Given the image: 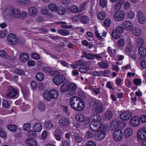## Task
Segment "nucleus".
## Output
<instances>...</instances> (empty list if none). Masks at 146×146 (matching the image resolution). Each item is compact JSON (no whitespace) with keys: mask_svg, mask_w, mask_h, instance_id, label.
Listing matches in <instances>:
<instances>
[{"mask_svg":"<svg viewBox=\"0 0 146 146\" xmlns=\"http://www.w3.org/2000/svg\"><path fill=\"white\" fill-rule=\"evenodd\" d=\"M91 119L92 122L90 125V129L92 131H96L98 126L101 124L102 118L98 115L94 114L91 116Z\"/></svg>","mask_w":146,"mask_h":146,"instance_id":"obj_1","label":"nucleus"},{"mask_svg":"<svg viewBox=\"0 0 146 146\" xmlns=\"http://www.w3.org/2000/svg\"><path fill=\"white\" fill-rule=\"evenodd\" d=\"M58 92L55 90H50L48 92H44V98L48 101L52 99H56L58 96Z\"/></svg>","mask_w":146,"mask_h":146,"instance_id":"obj_2","label":"nucleus"},{"mask_svg":"<svg viewBox=\"0 0 146 146\" xmlns=\"http://www.w3.org/2000/svg\"><path fill=\"white\" fill-rule=\"evenodd\" d=\"M92 110L96 113H101L104 111V107L102 102L99 100L95 101L93 106Z\"/></svg>","mask_w":146,"mask_h":146,"instance_id":"obj_3","label":"nucleus"},{"mask_svg":"<svg viewBox=\"0 0 146 146\" xmlns=\"http://www.w3.org/2000/svg\"><path fill=\"white\" fill-rule=\"evenodd\" d=\"M125 16L124 12L122 11L119 10L116 11L114 14L113 18L114 20L117 21H122Z\"/></svg>","mask_w":146,"mask_h":146,"instance_id":"obj_4","label":"nucleus"},{"mask_svg":"<svg viewBox=\"0 0 146 146\" xmlns=\"http://www.w3.org/2000/svg\"><path fill=\"white\" fill-rule=\"evenodd\" d=\"M137 139L140 141L146 140V128L139 130L137 134Z\"/></svg>","mask_w":146,"mask_h":146,"instance_id":"obj_5","label":"nucleus"},{"mask_svg":"<svg viewBox=\"0 0 146 146\" xmlns=\"http://www.w3.org/2000/svg\"><path fill=\"white\" fill-rule=\"evenodd\" d=\"M123 31V27L118 26L112 31V35L113 37L115 39L119 38L121 34Z\"/></svg>","mask_w":146,"mask_h":146,"instance_id":"obj_6","label":"nucleus"},{"mask_svg":"<svg viewBox=\"0 0 146 146\" xmlns=\"http://www.w3.org/2000/svg\"><path fill=\"white\" fill-rule=\"evenodd\" d=\"M114 140L116 142L121 141L123 137V133L120 129L116 130L114 132L113 135Z\"/></svg>","mask_w":146,"mask_h":146,"instance_id":"obj_7","label":"nucleus"},{"mask_svg":"<svg viewBox=\"0 0 146 146\" xmlns=\"http://www.w3.org/2000/svg\"><path fill=\"white\" fill-rule=\"evenodd\" d=\"M139 117L137 116H133L130 119L129 124L130 126L133 127H136L139 126L140 124Z\"/></svg>","mask_w":146,"mask_h":146,"instance_id":"obj_8","label":"nucleus"},{"mask_svg":"<svg viewBox=\"0 0 146 146\" xmlns=\"http://www.w3.org/2000/svg\"><path fill=\"white\" fill-rule=\"evenodd\" d=\"M76 120L78 122L84 121L86 125L88 124L90 121V119L88 117H85L81 113L77 114L75 116Z\"/></svg>","mask_w":146,"mask_h":146,"instance_id":"obj_9","label":"nucleus"},{"mask_svg":"<svg viewBox=\"0 0 146 146\" xmlns=\"http://www.w3.org/2000/svg\"><path fill=\"white\" fill-rule=\"evenodd\" d=\"M132 113L128 110L123 111L120 114V118L121 119L124 121H128L131 117Z\"/></svg>","mask_w":146,"mask_h":146,"instance_id":"obj_10","label":"nucleus"},{"mask_svg":"<svg viewBox=\"0 0 146 146\" xmlns=\"http://www.w3.org/2000/svg\"><path fill=\"white\" fill-rule=\"evenodd\" d=\"M54 72L55 73L56 76L55 78L53 80V81L55 84L57 85H59L61 84L63 82V76L60 75V73L57 71L52 72Z\"/></svg>","mask_w":146,"mask_h":146,"instance_id":"obj_11","label":"nucleus"},{"mask_svg":"<svg viewBox=\"0 0 146 146\" xmlns=\"http://www.w3.org/2000/svg\"><path fill=\"white\" fill-rule=\"evenodd\" d=\"M7 39L8 43L13 45H15L18 42L17 38L13 34H10L7 37Z\"/></svg>","mask_w":146,"mask_h":146,"instance_id":"obj_12","label":"nucleus"},{"mask_svg":"<svg viewBox=\"0 0 146 146\" xmlns=\"http://www.w3.org/2000/svg\"><path fill=\"white\" fill-rule=\"evenodd\" d=\"M79 98L74 96L72 97L70 100V106L74 110H76Z\"/></svg>","mask_w":146,"mask_h":146,"instance_id":"obj_13","label":"nucleus"},{"mask_svg":"<svg viewBox=\"0 0 146 146\" xmlns=\"http://www.w3.org/2000/svg\"><path fill=\"white\" fill-rule=\"evenodd\" d=\"M29 59V56L26 53H21L19 57V61L22 63H25Z\"/></svg>","mask_w":146,"mask_h":146,"instance_id":"obj_14","label":"nucleus"},{"mask_svg":"<svg viewBox=\"0 0 146 146\" xmlns=\"http://www.w3.org/2000/svg\"><path fill=\"white\" fill-rule=\"evenodd\" d=\"M122 25L125 30L129 31H132L133 27V24L128 21H124L122 24Z\"/></svg>","mask_w":146,"mask_h":146,"instance_id":"obj_15","label":"nucleus"},{"mask_svg":"<svg viewBox=\"0 0 146 146\" xmlns=\"http://www.w3.org/2000/svg\"><path fill=\"white\" fill-rule=\"evenodd\" d=\"M133 129L130 127H128L125 128L123 131V135L126 138H128L131 137L133 133Z\"/></svg>","mask_w":146,"mask_h":146,"instance_id":"obj_16","label":"nucleus"},{"mask_svg":"<svg viewBox=\"0 0 146 146\" xmlns=\"http://www.w3.org/2000/svg\"><path fill=\"white\" fill-rule=\"evenodd\" d=\"M78 100L76 110L81 111L84 109L85 107V103L83 100L80 98Z\"/></svg>","mask_w":146,"mask_h":146,"instance_id":"obj_17","label":"nucleus"},{"mask_svg":"<svg viewBox=\"0 0 146 146\" xmlns=\"http://www.w3.org/2000/svg\"><path fill=\"white\" fill-rule=\"evenodd\" d=\"M98 128V129L96 130H100L101 132L104 133L105 134L108 132L109 131V126L108 125L106 124H100Z\"/></svg>","mask_w":146,"mask_h":146,"instance_id":"obj_18","label":"nucleus"},{"mask_svg":"<svg viewBox=\"0 0 146 146\" xmlns=\"http://www.w3.org/2000/svg\"><path fill=\"white\" fill-rule=\"evenodd\" d=\"M17 93L16 90L12 88L8 90L7 94V97L9 98H13L17 94Z\"/></svg>","mask_w":146,"mask_h":146,"instance_id":"obj_19","label":"nucleus"},{"mask_svg":"<svg viewBox=\"0 0 146 146\" xmlns=\"http://www.w3.org/2000/svg\"><path fill=\"white\" fill-rule=\"evenodd\" d=\"M65 86L64 88V92L67 91L69 88L70 89L75 90L76 89L77 86L75 84H70L69 82H66L64 83V86Z\"/></svg>","mask_w":146,"mask_h":146,"instance_id":"obj_20","label":"nucleus"},{"mask_svg":"<svg viewBox=\"0 0 146 146\" xmlns=\"http://www.w3.org/2000/svg\"><path fill=\"white\" fill-rule=\"evenodd\" d=\"M20 15V10L17 8L13 9L11 10V16L17 19L18 18Z\"/></svg>","mask_w":146,"mask_h":146,"instance_id":"obj_21","label":"nucleus"},{"mask_svg":"<svg viewBox=\"0 0 146 146\" xmlns=\"http://www.w3.org/2000/svg\"><path fill=\"white\" fill-rule=\"evenodd\" d=\"M119 122L117 120H114L111 123L110 125V128L111 130H114L118 128Z\"/></svg>","mask_w":146,"mask_h":146,"instance_id":"obj_22","label":"nucleus"},{"mask_svg":"<svg viewBox=\"0 0 146 146\" xmlns=\"http://www.w3.org/2000/svg\"><path fill=\"white\" fill-rule=\"evenodd\" d=\"M138 19L141 24H143L145 22L146 19L142 13H139L138 15Z\"/></svg>","mask_w":146,"mask_h":146,"instance_id":"obj_23","label":"nucleus"},{"mask_svg":"<svg viewBox=\"0 0 146 146\" xmlns=\"http://www.w3.org/2000/svg\"><path fill=\"white\" fill-rule=\"evenodd\" d=\"M62 136V131L60 129H56L55 131L54 136L58 141H60Z\"/></svg>","mask_w":146,"mask_h":146,"instance_id":"obj_24","label":"nucleus"},{"mask_svg":"<svg viewBox=\"0 0 146 146\" xmlns=\"http://www.w3.org/2000/svg\"><path fill=\"white\" fill-rule=\"evenodd\" d=\"M34 130L36 132H39L42 129V124L40 123L35 124L33 127Z\"/></svg>","mask_w":146,"mask_h":146,"instance_id":"obj_25","label":"nucleus"},{"mask_svg":"<svg viewBox=\"0 0 146 146\" xmlns=\"http://www.w3.org/2000/svg\"><path fill=\"white\" fill-rule=\"evenodd\" d=\"M67 10L68 12L70 11L74 13H77L79 11L78 7L75 5L72 6L70 7L67 9Z\"/></svg>","mask_w":146,"mask_h":146,"instance_id":"obj_26","label":"nucleus"},{"mask_svg":"<svg viewBox=\"0 0 146 146\" xmlns=\"http://www.w3.org/2000/svg\"><path fill=\"white\" fill-rule=\"evenodd\" d=\"M53 126L52 123L50 121H46L44 122V127L45 129L47 130L50 129Z\"/></svg>","mask_w":146,"mask_h":146,"instance_id":"obj_27","label":"nucleus"},{"mask_svg":"<svg viewBox=\"0 0 146 146\" xmlns=\"http://www.w3.org/2000/svg\"><path fill=\"white\" fill-rule=\"evenodd\" d=\"M112 116V113L111 111H107L105 113V119L106 121L109 120L111 118Z\"/></svg>","mask_w":146,"mask_h":146,"instance_id":"obj_28","label":"nucleus"},{"mask_svg":"<svg viewBox=\"0 0 146 146\" xmlns=\"http://www.w3.org/2000/svg\"><path fill=\"white\" fill-rule=\"evenodd\" d=\"M26 142L28 146H37L36 142L33 140L28 139Z\"/></svg>","mask_w":146,"mask_h":146,"instance_id":"obj_29","label":"nucleus"},{"mask_svg":"<svg viewBox=\"0 0 146 146\" xmlns=\"http://www.w3.org/2000/svg\"><path fill=\"white\" fill-rule=\"evenodd\" d=\"M29 14L32 16L35 15L37 12L36 9L34 7H30L29 9Z\"/></svg>","mask_w":146,"mask_h":146,"instance_id":"obj_30","label":"nucleus"},{"mask_svg":"<svg viewBox=\"0 0 146 146\" xmlns=\"http://www.w3.org/2000/svg\"><path fill=\"white\" fill-rule=\"evenodd\" d=\"M3 15L5 18H8L11 16V10L9 9H6L4 11Z\"/></svg>","mask_w":146,"mask_h":146,"instance_id":"obj_31","label":"nucleus"},{"mask_svg":"<svg viewBox=\"0 0 146 146\" xmlns=\"http://www.w3.org/2000/svg\"><path fill=\"white\" fill-rule=\"evenodd\" d=\"M138 51L141 56L144 57L146 56V48L143 46L140 47Z\"/></svg>","mask_w":146,"mask_h":146,"instance_id":"obj_32","label":"nucleus"},{"mask_svg":"<svg viewBox=\"0 0 146 146\" xmlns=\"http://www.w3.org/2000/svg\"><path fill=\"white\" fill-rule=\"evenodd\" d=\"M105 133L100 130L97 132V135L96 136V139L98 140H100L103 139L105 136Z\"/></svg>","mask_w":146,"mask_h":146,"instance_id":"obj_33","label":"nucleus"},{"mask_svg":"<svg viewBox=\"0 0 146 146\" xmlns=\"http://www.w3.org/2000/svg\"><path fill=\"white\" fill-rule=\"evenodd\" d=\"M48 7L50 10L54 12L56 11L58 8L57 5L54 3L50 4L48 5Z\"/></svg>","mask_w":146,"mask_h":146,"instance_id":"obj_34","label":"nucleus"},{"mask_svg":"<svg viewBox=\"0 0 146 146\" xmlns=\"http://www.w3.org/2000/svg\"><path fill=\"white\" fill-rule=\"evenodd\" d=\"M44 77L43 74L41 72L37 73L35 76L36 79L38 81H42L44 79Z\"/></svg>","mask_w":146,"mask_h":146,"instance_id":"obj_35","label":"nucleus"},{"mask_svg":"<svg viewBox=\"0 0 146 146\" xmlns=\"http://www.w3.org/2000/svg\"><path fill=\"white\" fill-rule=\"evenodd\" d=\"M133 46L131 43L129 42L127 44V46L125 49V52L127 54H128L132 50Z\"/></svg>","mask_w":146,"mask_h":146,"instance_id":"obj_36","label":"nucleus"},{"mask_svg":"<svg viewBox=\"0 0 146 146\" xmlns=\"http://www.w3.org/2000/svg\"><path fill=\"white\" fill-rule=\"evenodd\" d=\"M7 127L8 129L12 132H15L17 130V126L15 125H9Z\"/></svg>","mask_w":146,"mask_h":146,"instance_id":"obj_37","label":"nucleus"},{"mask_svg":"<svg viewBox=\"0 0 146 146\" xmlns=\"http://www.w3.org/2000/svg\"><path fill=\"white\" fill-rule=\"evenodd\" d=\"M27 135L29 137L35 138L36 137V135L35 131H31L27 133Z\"/></svg>","mask_w":146,"mask_h":146,"instance_id":"obj_38","label":"nucleus"},{"mask_svg":"<svg viewBox=\"0 0 146 146\" xmlns=\"http://www.w3.org/2000/svg\"><path fill=\"white\" fill-rule=\"evenodd\" d=\"M144 44V40L143 39L141 38H138L137 40V45L138 46L140 47L142 46Z\"/></svg>","mask_w":146,"mask_h":146,"instance_id":"obj_39","label":"nucleus"},{"mask_svg":"<svg viewBox=\"0 0 146 146\" xmlns=\"http://www.w3.org/2000/svg\"><path fill=\"white\" fill-rule=\"evenodd\" d=\"M118 46L119 47H122L125 44V42L124 39L123 38H120L118 40L117 42Z\"/></svg>","mask_w":146,"mask_h":146,"instance_id":"obj_40","label":"nucleus"},{"mask_svg":"<svg viewBox=\"0 0 146 146\" xmlns=\"http://www.w3.org/2000/svg\"><path fill=\"white\" fill-rule=\"evenodd\" d=\"M134 35L137 36H139L141 34V31L138 28H135L132 31Z\"/></svg>","mask_w":146,"mask_h":146,"instance_id":"obj_41","label":"nucleus"},{"mask_svg":"<svg viewBox=\"0 0 146 146\" xmlns=\"http://www.w3.org/2000/svg\"><path fill=\"white\" fill-rule=\"evenodd\" d=\"M106 16V15L105 13L103 11H101L99 12L98 15V18L100 20H103L104 19Z\"/></svg>","mask_w":146,"mask_h":146,"instance_id":"obj_42","label":"nucleus"},{"mask_svg":"<svg viewBox=\"0 0 146 146\" xmlns=\"http://www.w3.org/2000/svg\"><path fill=\"white\" fill-rule=\"evenodd\" d=\"M31 128V125L28 123L25 124L23 126V129L25 131H27L29 130Z\"/></svg>","mask_w":146,"mask_h":146,"instance_id":"obj_43","label":"nucleus"},{"mask_svg":"<svg viewBox=\"0 0 146 146\" xmlns=\"http://www.w3.org/2000/svg\"><path fill=\"white\" fill-rule=\"evenodd\" d=\"M108 51L111 56L112 57L115 56V51L114 50H112L110 47H109L108 49Z\"/></svg>","mask_w":146,"mask_h":146,"instance_id":"obj_44","label":"nucleus"},{"mask_svg":"<svg viewBox=\"0 0 146 146\" xmlns=\"http://www.w3.org/2000/svg\"><path fill=\"white\" fill-rule=\"evenodd\" d=\"M38 109L41 111H43L46 109L45 106L43 103H40L38 104Z\"/></svg>","mask_w":146,"mask_h":146,"instance_id":"obj_45","label":"nucleus"},{"mask_svg":"<svg viewBox=\"0 0 146 146\" xmlns=\"http://www.w3.org/2000/svg\"><path fill=\"white\" fill-rule=\"evenodd\" d=\"M48 12V10L46 7H42L41 9L40 12V13L43 15H46Z\"/></svg>","mask_w":146,"mask_h":146,"instance_id":"obj_46","label":"nucleus"},{"mask_svg":"<svg viewBox=\"0 0 146 146\" xmlns=\"http://www.w3.org/2000/svg\"><path fill=\"white\" fill-rule=\"evenodd\" d=\"M0 56L5 59H7L8 58V56L5 52L3 50H0Z\"/></svg>","mask_w":146,"mask_h":146,"instance_id":"obj_47","label":"nucleus"},{"mask_svg":"<svg viewBox=\"0 0 146 146\" xmlns=\"http://www.w3.org/2000/svg\"><path fill=\"white\" fill-rule=\"evenodd\" d=\"M139 118V121L140 123H146V115H143L140 116Z\"/></svg>","mask_w":146,"mask_h":146,"instance_id":"obj_48","label":"nucleus"},{"mask_svg":"<svg viewBox=\"0 0 146 146\" xmlns=\"http://www.w3.org/2000/svg\"><path fill=\"white\" fill-rule=\"evenodd\" d=\"M81 22L83 23H86L89 21L88 18L86 16H83L81 17Z\"/></svg>","mask_w":146,"mask_h":146,"instance_id":"obj_49","label":"nucleus"},{"mask_svg":"<svg viewBox=\"0 0 146 146\" xmlns=\"http://www.w3.org/2000/svg\"><path fill=\"white\" fill-rule=\"evenodd\" d=\"M48 135V132L46 131H43L41 133V138L43 140H44Z\"/></svg>","mask_w":146,"mask_h":146,"instance_id":"obj_50","label":"nucleus"},{"mask_svg":"<svg viewBox=\"0 0 146 146\" xmlns=\"http://www.w3.org/2000/svg\"><path fill=\"white\" fill-rule=\"evenodd\" d=\"M0 137L3 138H5L7 137L6 133L1 128H0Z\"/></svg>","mask_w":146,"mask_h":146,"instance_id":"obj_51","label":"nucleus"},{"mask_svg":"<svg viewBox=\"0 0 146 146\" xmlns=\"http://www.w3.org/2000/svg\"><path fill=\"white\" fill-rule=\"evenodd\" d=\"M107 0H100V5L102 7H105L107 4Z\"/></svg>","mask_w":146,"mask_h":146,"instance_id":"obj_52","label":"nucleus"},{"mask_svg":"<svg viewBox=\"0 0 146 146\" xmlns=\"http://www.w3.org/2000/svg\"><path fill=\"white\" fill-rule=\"evenodd\" d=\"M58 13L60 15H62L64 14V8L62 6H59L58 10Z\"/></svg>","mask_w":146,"mask_h":146,"instance_id":"obj_53","label":"nucleus"},{"mask_svg":"<svg viewBox=\"0 0 146 146\" xmlns=\"http://www.w3.org/2000/svg\"><path fill=\"white\" fill-rule=\"evenodd\" d=\"M123 82V79L117 78L115 80V83L117 85L120 86L122 84Z\"/></svg>","mask_w":146,"mask_h":146,"instance_id":"obj_54","label":"nucleus"},{"mask_svg":"<svg viewBox=\"0 0 146 146\" xmlns=\"http://www.w3.org/2000/svg\"><path fill=\"white\" fill-rule=\"evenodd\" d=\"M31 57L33 59L38 60L40 58V56L39 54L36 53H34L31 54Z\"/></svg>","mask_w":146,"mask_h":146,"instance_id":"obj_55","label":"nucleus"},{"mask_svg":"<svg viewBox=\"0 0 146 146\" xmlns=\"http://www.w3.org/2000/svg\"><path fill=\"white\" fill-rule=\"evenodd\" d=\"M16 1L17 3L23 5L27 4L29 2V0H16Z\"/></svg>","mask_w":146,"mask_h":146,"instance_id":"obj_56","label":"nucleus"},{"mask_svg":"<svg viewBox=\"0 0 146 146\" xmlns=\"http://www.w3.org/2000/svg\"><path fill=\"white\" fill-rule=\"evenodd\" d=\"M94 136L93 133L90 131H88L86 133L85 136L87 138L90 139L92 138Z\"/></svg>","mask_w":146,"mask_h":146,"instance_id":"obj_57","label":"nucleus"},{"mask_svg":"<svg viewBox=\"0 0 146 146\" xmlns=\"http://www.w3.org/2000/svg\"><path fill=\"white\" fill-rule=\"evenodd\" d=\"M74 138L76 141L77 143L81 142L82 139V137L78 135H75Z\"/></svg>","mask_w":146,"mask_h":146,"instance_id":"obj_58","label":"nucleus"},{"mask_svg":"<svg viewBox=\"0 0 146 146\" xmlns=\"http://www.w3.org/2000/svg\"><path fill=\"white\" fill-rule=\"evenodd\" d=\"M80 15H78L73 17L72 19L74 22H77L80 20Z\"/></svg>","mask_w":146,"mask_h":146,"instance_id":"obj_59","label":"nucleus"},{"mask_svg":"<svg viewBox=\"0 0 146 146\" xmlns=\"http://www.w3.org/2000/svg\"><path fill=\"white\" fill-rule=\"evenodd\" d=\"M35 61L33 60H30L28 61L27 65L29 66H33L35 65Z\"/></svg>","mask_w":146,"mask_h":146,"instance_id":"obj_60","label":"nucleus"},{"mask_svg":"<svg viewBox=\"0 0 146 146\" xmlns=\"http://www.w3.org/2000/svg\"><path fill=\"white\" fill-rule=\"evenodd\" d=\"M128 17L130 19H133L135 17V14L133 12L130 11L127 14Z\"/></svg>","mask_w":146,"mask_h":146,"instance_id":"obj_61","label":"nucleus"},{"mask_svg":"<svg viewBox=\"0 0 146 146\" xmlns=\"http://www.w3.org/2000/svg\"><path fill=\"white\" fill-rule=\"evenodd\" d=\"M87 146H96L95 143L93 141H89L86 143Z\"/></svg>","mask_w":146,"mask_h":146,"instance_id":"obj_62","label":"nucleus"},{"mask_svg":"<svg viewBox=\"0 0 146 146\" xmlns=\"http://www.w3.org/2000/svg\"><path fill=\"white\" fill-rule=\"evenodd\" d=\"M123 7L125 9H129L130 7V5L129 3L128 2H126L124 3Z\"/></svg>","mask_w":146,"mask_h":146,"instance_id":"obj_63","label":"nucleus"},{"mask_svg":"<svg viewBox=\"0 0 146 146\" xmlns=\"http://www.w3.org/2000/svg\"><path fill=\"white\" fill-rule=\"evenodd\" d=\"M140 65L142 68H146V60H143L141 61L140 63Z\"/></svg>","mask_w":146,"mask_h":146,"instance_id":"obj_64","label":"nucleus"}]
</instances>
